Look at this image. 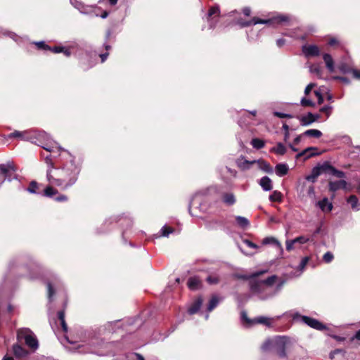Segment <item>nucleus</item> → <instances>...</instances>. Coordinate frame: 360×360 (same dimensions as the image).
Segmentation results:
<instances>
[{
    "label": "nucleus",
    "instance_id": "obj_1",
    "mask_svg": "<svg viewBox=\"0 0 360 360\" xmlns=\"http://www.w3.org/2000/svg\"><path fill=\"white\" fill-rule=\"evenodd\" d=\"M48 165L46 179L49 184L67 190L75 184L81 171L79 164L75 162V158L63 149L58 158L50 155L45 158Z\"/></svg>",
    "mask_w": 360,
    "mask_h": 360
},
{
    "label": "nucleus",
    "instance_id": "obj_2",
    "mask_svg": "<svg viewBox=\"0 0 360 360\" xmlns=\"http://www.w3.org/2000/svg\"><path fill=\"white\" fill-rule=\"evenodd\" d=\"M26 270L25 276L30 280H36L42 276L43 266L29 255L13 257L8 264L7 271L4 276V284L8 285L22 276L21 269Z\"/></svg>",
    "mask_w": 360,
    "mask_h": 360
},
{
    "label": "nucleus",
    "instance_id": "obj_3",
    "mask_svg": "<svg viewBox=\"0 0 360 360\" xmlns=\"http://www.w3.org/2000/svg\"><path fill=\"white\" fill-rule=\"evenodd\" d=\"M30 142L41 146L47 151L51 152V155L54 154L53 148H57L60 152L63 150L44 131H31Z\"/></svg>",
    "mask_w": 360,
    "mask_h": 360
},
{
    "label": "nucleus",
    "instance_id": "obj_4",
    "mask_svg": "<svg viewBox=\"0 0 360 360\" xmlns=\"http://www.w3.org/2000/svg\"><path fill=\"white\" fill-rule=\"evenodd\" d=\"M114 222L119 223L122 227H123L124 226L127 227V229H124L122 232V238L123 243L124 244H126L127 243L126 235L127 233V229L131 228L133 225V220L128 215H126V214L117 215V216H112L108 219H106L105 220V221L103 222V224L100 227L99 230L98 231V233H104L107 232L110 229H109L110 225H111Z\"/></svg>",
    "mask_w": 360,
    "mask_h": 360
},
{
    "label": "nucleus",
    "instance_id": "obj_5",
    "mask_svg": "<svg viewBox=\"0 0 360 360\" xmlns=\"http://www.w3.org/2000/svg\"><path fill=\"white\" fill-rule=\"evenodd\" d=\"M212 203L209 196L205 191H199L195 193L192 197L189 205L188 212L191 216H197L192 211V207L198 209L202 213H210Z\"/></svg>",
    "mask_w": 360,
    "mask_h": 360
},
{
    "label": "nucleus",
    "instance_id": "obj_6",
    "mask_svg": "<svg viewBox=\"0 0 360 360\" xmlns=\"http://www.w3.org/2000/svg\"><path fill=\"white\" fill-rule=\"evenodd\" d=\"M249 286L251 292L254 295H257L261 300H266L274 297V294L271 293V291L264 286L262 280L258 281L255 278L250 280Z\"/></svg>",
    "mask_w": 360,
    "mask_h": 360
},
{
    "label": "nucleus",
    "instance_id": "obj_7",
    "mask_svg": "<svg viewBox=\"0 0 360 360\" xmlns=\"http://www.w3.org/2000/svg\"><path fill=\"white\" fill-rule=\"evenodd\" d=\"M249 286L251 292L254 295H257L261 300H266L274 297V294L271 293V291L264 286L262 280L258 281L255 278L250 280Z\"/></svg>",
    "mask_w": 360,
    "mask_h": 360
},
{
    "label": "nucleus",
    "instance_id": "obj_8",
    "mask_svg": "<svg viewBox=\"0 0 360 360\" xmlns=\"http://www.w3.org/2000/svg\"><path fill=\"white\" fill-rule=\"evenodd\" d=\"M142 324V320L138 316L133 318H128L122 321L116 320L115 321L108 322L106 324V328L110 330V328L116 326L117 328H123L130 333L136 330Z\"/></svg>",
    "mask_w": 360,
    "mask_h": 360
},
{
    "label": "nucleus",
    "instance_id": "obj_9",
    "mask_svg": "<svg viewBox=\"0 0 360 360\" xmlns=\"http://www.w3.org/2000/svg\"><path fill=\"white\" fill-rule=\"evenodd\" d=\"M290 20V17L286 15H280L276 17H274L272 19L263 20L258 18H253L250 20H244L243 19H238L237 21V24L239 25L241 27H249L251 25H255L257 24H271V22H277L282 23L288 22Z\"/></svg>",
    "mask_w": 360,
    "mask_h": 360
},
{
    "label": "nucleus",
    "instance_id": "obj_10",
    "mask_svg": "<svg viewBox=\"0 0 360 360\" xmlns=\"http://www.w3.org/2000/svg\"><path fill=\"white\" fill-rule=\"evenodd\" d=\"M18 341H24L26 345L35 351L39 347V342L34 333L27 328H22L17 331Z\"/></svg>",
    "mask_w": 360,
    "mask_h": 360
},
{
    "label": "nucleus",
    "instance_id": "obj_11",
    "mask_svg": "<svg viewBox=\"0 0 360 360\" xmlns=\"http://www.w3.org/2000/svg\"><path fill=\"white\" fill-rule=\"evenodd\" d=\"M292 345V340L285 335H278L274 337V352L280 358H287L286 350Z\"/></svg>",
    "mask_w": 360,
    "mask_h": 360
},
{
    "label": "nucleus",
    "instance_id": "obj_12",
    "mask_svg": "<svg viewBox=\"0 0 360 360\" xmlns=\"http://www.w3.org/2000/svg\"><path fill=\"white\" fill-rule=\"evenodd\" d=\"M16 168L13 162H8L6 164H0V173L5 177V180L11 181L13 179H18L15 174Z\"/></svg>",
    "mask_w": 360,
    "mask_h": 360
},
{
    "label": "nucleus",
    "instance_id": "obj_13",
    "mask_svg": "<svg viewBox=\"0 0 360 360\" xmlns=\"http://www.w3.org/2000/svg\"><path fill=\"white\" fill-rule=\"evenodd\" d=\"M219 6L215 4L209 8V11L206 15V20L209 24L210 29H214L216 27L217 22H218L217 18L220 15Z\"/></svg>",
    "mask_w": 360,
    "mask_h": 360
},
{
    "label": "nucleus",
    "instance_id": "obj_14",
    "mask_svg": "<svg viewBox=\"0 0 360 360\" xmlns=\"http://www.w3.org/2000/svg\"><path fill=\"white\" fill-rule=\"evenodd\" d=\"M70 3L82 14L89 15L91 16H99V15L96 13V9L91 6H85L77 0H70Z\"/></svg>",
    "mask_w": 360,
    "mask_h": 360
},
{
    "label": "nucleus",
    "instance_id": "obj_15",
    "mask_svg": "<svg viewBox=\"0 0 360 360\" xmlns=\"http://www.w3.org/2000/svg\"><path fill=\"white\" fill-rule=\"evenodd\" d=\"M302 321L309 326L311 328L322 331L326 329V326L322 323L319 320L307 316H302Z\"/></svg>",
    "mask_w": 360,
    "mask_h": 360
},
{
    "label": "nucleus",
    "instance_id": "obj_16",
    "mask_svg": "<svg viewBox=\"0 0 360 360\" xmlns=\"http://www.w3.org/2000/svg\"><path fill=\"white\" fill-rule=\"evenodd\" d=\"M347 182L344 180V179H340V180H338V181H330L328 182V191L330 192H332L333 193V195H331V199L333 200V198H335V193L340 190V189H343V190H345L347 189Z\"/></svg>",
    "mask_w": 360,
    "mask_h": 360
},
{
    "label": "nucleus",
    "instance_id": "obj_17",
    "mask_svg": "<svg viewBox=\"0 0 360 360\" xmlns=\"http://www.w3.org/2000/svg\"><path fill=\"white\" fill-rule=\"evenodd\" d=\"M322 170L324 171V173L330 174L339 179L345 177V173L344 172L336 169L328 161H325L323 162Z\"/></svg>",
    "mask_w": 360,
    "mask_h": 360
},
{
    "label": "nucleus",
    "instance_id": "obj_18",
    "mask_svg": "<svg viewBox=\"0 0 360 360\" xmlns=\"http://www.w3.org/2000/svg\"><path fill=\"white\" fill-rule=\"evenodd\" d=\"M302 51L307 58L318 56L320 54L319 48L316 45L314 44L303 45Z\"/></svg>",
    "mask_w": 360,
    "mask_h": 360
},
{
    "label": "nucleus",
    "instance_id": "obj_19",
    "mask_svg": "<svg viewBox=\"0 0 360 360\" xmlns=\"http://www.w3.org/2000/svg\"><path fill=\"white\" fill-rule=\"evenodd\" d=\"M320 118L319 114H314L309 112L307 115L299 117L302 126H309Z\"/></svg>",
    "mask_w": 360,
    "mask_h": 360
},
{
    "label": "nucleus",
    "instance_id": "obj_20",
    "mask_svg": "<svg viewBox=\"0 0 360 360\" xmlns=\"http://www.w3.org/2000/svg\"><path fill=\"white\" fill-rule=\"evenodd\" d=\"M256 163V160H248L244 156L241 155L236 160L237 167L243 171L248 170L251 166Z\"/></svg>",
    "mask_w": 360,
    "mask_h": 360
},
{
    "label": "nucleus",
    "instance_id": "obj_21",
    "mask_svg": "<svg viewBox=\"0 0 360 360\" xmlns=\"http://www.w3.org/2000/svg\"><path fill=\"white\" fill-rule=\"evenodd\" d=\"M323 168V163L322 164H318L316 166L312 168L311 171V174L306 176V179L308 181H311L312 183L316 182V179L318 176H319L321 174L324 173V171L322 170Z\"/></svg>",
    "mask_w": 360,
    "mask_h": 360
},
{
    "label": "nucleus",
    "instance_id": "obj_22",
    "mask_svg": "<svg viewBox=\"0 0 360 360\" xmlns=\"http://www.w3.org/2000/svg\"><path fill=\"white\" fill-rule=\"evenodd\" d=\"M222 298H220L217 295H213L207 306V314L205 316V319L207 320L209 319V313L214 310L219 304V302L222 300Z\"/></svg>",
    "mask_w": 360,
    "mask_h": 360
},
{
    "label": "nucleus",
    "instance_id": "obj_23",
    "mask_svg": "<svg viewBox=\"0 0 360 360\" xmlns=\"http://www.w3.org/2000/svg\"><path fill=\"white\" fill-rule=\"evenodd\" d=\"M273 245L277 251L279 252L280 255L283 252V248L281 243L276 239L274 237H266L262 240V245Z\"/></svg>",
    "mask_w": 360,
    "mask_h": 360
},
{
    "label": "nucleus",
    "instance_id": "obj_24",
    "mask_svg": "<svg viewBox=\"0 0 360 360\" xmlns=\"http://www.w3.org/2000/svg\"><path fill=\"white\" fill-rule=\"evenodd\" d=\"M276 320H278L276 319V316L269 318L264 316H260L253 319L254 324H263L268 328H271L273 326L272 322Z\"/></svg>",
    "mask_w": 360,
    "mask_h": 360
},
{
    "label": "nucleus",
    "instance_id": "obj_25",
    "mask_svg": "<svg viewBox=\"0 0 360 360\" xmlns=\"http://www.w3.org/2000/svg\"><path fill=\"white\" fill-rule=\"evenodd\" d=\"M317 150V148L316 147H308L307 148H305L304 150H303L302 151L298 153L295 158L296 159H299L302 157H304V159H309L311 157H314L315 155H320V153H313L312 150Z\"/></svg>",
    "mask_w": 360,
    "mask_h": 360
},
{
    "label": "nucleus",
    "instance_id": "obj_26",
    "mask_svg": "<svg viewBox=\"0 0 360 360\" xmlns=\"http://www.w3.org/2000/svg\"><path fill=\"white\" fill-rule=\"evenodd\" d=\"M316 205L324 212H329L333 208V203L329 201L328 198L326 197L323 198L321 200L318 201Z\"/></svg>",
    "mask_w": 360,
    "mask_h": 360
},
{
    "label": "nucleus",
    "instance_id": "obj_27",
    "mask_svg": "<svg viewBox=\"0 0 360 360\" xmlns=\"http://www.w3.org/2000/svg\"><path fill=\"white\" fill-rule=\"evenodd\" d=\"M13 352L16 358L27 357L30 353L18 344H14L12 347Z\"/></svg>",
    "mask_w": 360,
    "mask_h": 360
},
{
    "label": "nucleus",
    "instance_id": "obj_28",
    "mask_svg": "<svg viewBox=\"0 0 360 360\" xmlns=\"http://www.w3.org/2000/svg\"><path fill=\"white\" fill-rule=\"evenodd\" d=\"M202 302H203L202 297L201 296L198 297L194 300V302H193L191 306L188 308V313L190 315H193V314L198 312L200 309L202 307Z\"/></svg>",
    "mask_w": 360,
    "mask_h": 360
},
{
    "label": "nucleus",
    "instance_id": "obj_29",
    "mask_svg": "<svg viewBox=\"0 0 360 360\" xmlns=\"http://www.w3.org/2000/svg\"><path fill=\"white\" fill-rule=\"evenodd\" d=\"M8 137L12 138H19L24 141H30L31 139V131H15L13 133H11L8 135Z\"/></svg>",
    "mask_w": 360,
    "mask_h": 360
},
{
    "label": "nucleus",
    "instance_id": "obj_30",
    "mask_svg": "<svg viewBox=\"0 0 360 360\" xmlns=\"http://www.w3.org/2000/svg\"><path fill=\"white\" fill-rule=\"evenodd\" d=\"M187 285L190 290H196L201 287L202 283L198 277L193 276L188 278Z\"/></svg>",
    "mask_w": 360,
    "mask_h": 360
},
{
    "label": "nucleus",
    "instance_id": "obj_31",
    "mask_svg": "<svg viewBox=\"0 0 360 360\" xmlns=\"http://www.w3.org/2000/svg\"><path fill=\"white\" fill-rule=\"evenodd\" d=\"M40 184L36 181L33 180L30 182L29 186L25 188V191L31 194H36L40 195L41 192L39 191Z\"/></svg>",
    "mask_w": 360,
    "mask_h": 360
},
{
    "label": "nucleus",
    "instance_id": "obj_32",
    "mask_svg": "<svg viewBox=\"0 0 360 360\" xmlns=\"http://www.w3.org/2000/svg\"><path fill=\"white\" fill-rule=\"evenodd\" d=\"M79 65L84 70H87L94 67L95 63L91 60L89 55H86L80 59Z\"/></svg>",
    "mask_w": 360,
    "mask_h": 360
},
{
    "label": "nucleus",
    "instance_id": "obj_33",
    "mask_svg": "<svg viewBox=\"0 0 360 360\" xmlns=\"http://www.w3.org/2000/svg\"><path fill=\"white\" fill-rule=\"evenodd\" d=\"M259 184L264 191H269L273 188L272 181L267 176H264L262 178H261L259 181Z\"/></svg>",
    "mask_w": 360,
    "mask_h": 360
},
{
    "label": "nucleus",
    "instance_id": "obj_34",
    "mask_svg": "<svg viewBox=\"0 0 360 360\" xmlns=\"http://www.w3.org/2000/svg\"><path fill=\"white\" fill-rule=\"evenodd\" d=\"M222 202L226 205L231 206L236 202V196L233 193H224L221 195Z\"/></svg>",
    "mask_w": 360,
    "mask_h": 360
},
{
    "label": "nucleus",
    "instance_id": "obj_35",
    "mask_svg": "<svg viewBox=\"0 0 360 360\" xmlns=\"http://www.w3.org/2000/svg\"><path fill=\"white\" fill-rule=\"evenodd\" d=\"M288 170L289 167L286 163H278L275 167V172L279 177L286 175Z\"/></svg>",
    "mask_w": 360,
    "mask_h": 360
},
{
    "label": "nucleus",
    "instance_id": "obj_36",
    "mask_svg": "<svg viewBox=\"0 0 360 360\" xmlns=\"http://www.w3.org/2000/svg\"><path fill=\"white\" fill-rule=\"evenodd\" d=\"M323 59L326 63V67L328 69V70L330 72H335V65L333 59L330 54L329 53H324L323 55Z\"/></svg>",
    "mask_w": 360,
    "mask_h": 360
},
{
    "label": "nucleus",
    "instance_id": "obj_37",
    "mask_svg": "<svg viewBox=\"0 0 360 360\" xmlns=\"http://www.w3.org/2000/svg\"><path fill=\"white\" fill-rule=\"evenodd\" d=\"M347 202L350 205L351 208L354 211L360 210V201L355 195H351L347 200Z\"/></svg>",
    "mask_w": 360,
    "mask_h": 360
},
{
    "label": "nucleus",
    "instance_id": "obj_38",
    "mask_svg": "<svg viewBox=\"0 0 360 360\" xmlns=\"http://www.w3.org/2000/svg\"><path fill=\"white\" fill-rule=\"evenodd\" d=\"M256 163L258 164L259 168L261 170H262L268 174H272L274 172L273 167L267 162H266L263 160H256Z\"/></svg>",
    "mask_w": 360,
    "mask_h": 360
},
{
    "label": "nucleus",
    "instance_id": "obj_39",
    "mask_svg": "<svg viewBox=\"0 0 360 360\" xmlns=\"http://www.w3.org/2000/svg\"><path fill=\"white\" fill-rule=\"evenodd\" d=\"M302 316L298 311H288L284 312L281 315L276 316V319H280L282 317H286V318L291 317L294 321H296L299 319H300L302 320Z\"/></svg>",
    "mask_w": 360,
    "mask_h": 360
},
{
    "label": "nucleus",
    "instance_id": "obj_40",
    "mask_svg": "<svg viewBox=\"0 0 360 360\" xmlns=\"http://www.w3.org/2000/svg\"><path fill=\"white\" fill-rule=\"evenodd\" d=\"M53 185L50 184L46 186V188L41 192L40 195L48 197V198H53L55 195L58 193V190L54 188Z\"/></svg>",
    "mask_w": 360,
    "mask_h": 360
},
{
    "label": "nucleus",
    "instance_id": "obj_41",
    "mask_svg": "<svg viewBox=\"0 0 360 360\" xmlns=\"http://www.w3.org/2000/svg\"><path fill=\"white\" fill-rule=\"evenodd\" d=\"M286 151V147L281 142L277 143L276 146L271 149V152H274L279 155H283L285 154Z\"/></svg>",
    "mask_w": 360,
    "mask_h": 360
},
{
    "label": "nucleus",
    "instance_id": "obj_42",
    "mask_svg": "<svg viewBox=\"0 0 360 360\" xmlns=\"http://www.w3.org/2000/svg\"><path fill=\"white\" fill-rule=\"evenodd\" d=\"M309 72L316 75L319 78H321L323 74V68L319 64H312L309 66Z\"/></svg>",
    "mask_w": 360,
    "mask_h": 360
},
{
    "label": "nucleus",
    "instance_id": "obj_43",
    "mask_svg": "<svg viewBox=\"0 0 360 360\" xmlns=\"http://www.w3.org/2000/svg\"><path fill=\"white\" fill-rule=\"evenodd\" d=\"M266 271H255L250 275H240V274H237L236 275V276L238 278H241V279H244V280H253L254 278L259 276L260 275L263 274L264 273H265Z\"/></svg>",
    "mask_w": 360,
    "mask_h": 360
},
{
    "label": "nucleus",
    "instance_id": "obj_44",
    "mask_svg": "<svg viewBox=\"0 0 360 360\" xmlns=\"http://www.w3.org/2000/svg\"><path fill=\"white\" fill-rule=\"evenodd\" d=\"M338 69L343 74H349L352 73L354 75V71L356 70V69L352 68L349 65L341 63L338 65Z\"/></svg>",
    "mask_w": 360,
    "mask_h": 360
},
{
    "label": "nucleus",
    "instance_id": "obj_45",
    "mask_svg": "<svg viewBox=\"0 0 360 360\" xmlns=\"http://www.w3.org/2000/svg\"><path fill=\"white\" fill-rule=\"evenodd\" d=\"M302 135H304L305 136H310L318 139L322 136V132L319 129H311L303 132Z\"/></svg>",
    "mask_w": 360,
    "mask_h": 360
},
{
    "label": "nucleus",
    "instance_id": "obj_46",
    "mask_svg": "<svg viewBox=\"0 0 360 360\" xmlns=\"http://www.w3.org/2000/svg\"><path fill=\"white\" fill-rule=\"evenodd\" d=\"M262 349L264 352L274 350V338L273 339L266 340L262 345Z\"/></svg>",
    "mask_w": 360,
    "mask_h": 360
},
{
    "label": "nucleus",
    "instance_id": "obj_47",
    "mask_svg": "<svg viewBox=\"0 0 360 360\" xmlns=\"http://www.w3.org/2000/svg\"><path fill=\"white\" fill-rule=\"evenodd\" d=\"M57 315H58V319H59V321L60 322V325H61L63 330L66 333L68 331V325L65 320V311L63 310L59 311H58Z\"/></svg>",
    "mask_w": 360,
    "mask_h": 360
},
{
    "label": "nucleus",
    "instance_id": "obj_48",
    "mask_svg": "<svg viewBox=\"0 0 360 360\" xmlns=\"http://www.w3.org/2000/svg\"><path fill=\"white\" fill-rule=\"evenodd\" d=\"M174 232V229L172 227L168 226L167 225L163 226L160 231V234L162 237L168 238L169 235Z\"/></svg>",
    "mask_w": 360,
    "mask_h": 360
},
{
    "label": "nucleus",
    "instance_id": "obj_49",
    "mask_svg": "<svg viewBox=\"0 0 360 360\" xmlns=\"http://www.w3.org/2000/svg\"><path fill=\"white\" fill-rule=\"evenodd\" d=\"M236 221L237 224L243 229H245L250 225L248 219L244 217L237 216L236 217Z\"/></svg>",
    "mask_w": 360,
    "mask_h": 360
},
{
    "label": "nucleus",
    "instance_id": "obj_50",
    "mask_svg": "<svg viewBox=\"0 0 360 360\" xmlns=\"http://www.w3.org/2000/svg\"><path fill=\"white\" fill-rule=\"evenodd\" d=\"M251 145L254 148L259 150L264 147L265 142L260 139L255 138L252 139Z\"/></svg>",
    "mask_w": 360,
    "mask_h": 360
},
{
    "label": "nucleus",
    "instance_id": "obj_51",
    "mask_svg": "<svg viewBox=\"0 0 360 360\" xmlns=\"http://www.w3.org/2000/svg\"><path fill=\"white\" fill-rule=\"evenodd\" d=\"M206 281L210 285H217L219 283L220 278H219V275L217 274H210V275L207 276V277L206 278Z\"/></svg>",
    "mask_w": 360,
    "mask_h": 360
},
{
    "label": "nucleus",
    "instance_id": "obj_52",
    "mask_svg": "<svg viewBox=\"0 0 360 360\" xmlns=\"http://www.w3.org/2000/svg\"><path fill=\"white\" fill-rule=\"evenodd\" d=\"M269 198L271 202H281L282 200V193L278 191H274Z\"/></svg>",
    "mask_w": 360,
    "mask_h": 360
},
{
    "label": "nucleus",
    "instance_id": "obj_53",
    "mask_svg": "<svg viewBox=\"0 0 360 360\" xmlns=\"http://www.w3.org/2000/svg\"><path fill=\"white\" fill-rule=\"evenodd\" d=\"M278 276L276 275H272L269 276L267 278L262 280L263 283L268 286H271L274 282L277 280Z\"/></svg>",
    "mask_w": 360,
    "mask_h": 360
},
{
    "label": "nucleus",
    "instance_id": "obj_54",
    "mask_svg": "<svg viewBox=\"0 0 360 360\" xmlns=\"http://www.w3.org/2000/svg\"><path fill=\"white\" fill-rule=\"evenodd\" d=\"M34 44L39 49L44 51H49V49H51V46L46 44L44 41H35Z\"/></svg>",
    "mask_w": 360,
    "mask_h": 360
},
{
    "label": "nucleus",
    "instance_id": "obj_55",
    "mask_svg": "<svg viewBox=\"0 0 360 360\" xmlns=\"http://www.w3.org/2000/svg\"><path fill=\"white\" fill-rule=\"evenodd\" d=\"M47 290H48V299L51 302L53 300V297L55 295V290L50 282H47Z\"/></svg>",
    "mask_w": 360,
    "mask_h": 360
},
{
    "label": "nucleus",
    "instance_id": "obj_56",
    "mask_svg": "<svg viewBox=\"0 0 360 360\" xmlns=\"http://www.w3.org/2000/svg\"><path fill=\"white\" fill-rule=\"evenodd\" d=\"M309 257H304L302 259L297 269L302 272L304 269H305L307 263L309 262Z\"/></svg>",
    "mask_w": 360,
    "mask_h": 360
},
{
    "label": "nucleus",
    "instance_id": "obj_57",
    "mask_svg": "<svg viewBox=\"0 0 360 360\" xmlns=\"http://www.w3.org/2000/svg\"><path fill=\"white\" fill-rule=\"evenodd\" d=\"M112 35V30H108L106 33H105V42H104V46H105V49L108 51L110 49L111 46L108 44V41L109 40V39L110 38Z\"/></svg>",
    "mask_w": 360,
    "mask_h": 360
},
{
    "label": "nucleus",
    "instance_id": "obj_58",
    "mask_svg": "<svg viewBox=\"0 0 360 360\" xmlns=\"http://www.w3.org/2000/svg\"><path fill=\"white\" fill-rule=\"evenodd\" d=\"M332 109L333 107L331 105H326L320 108V112L325 113L327 117H328L331 114Z\"/></svg>",
    "mask_w": 360,
    "mask_h": 360
},
{
    "label": "nucleus",
    "instance_id": "obj_59",
    "mask_svg": "<svg viewBox=\"0 0 360 360\" xmlns=\"http://www.w3.org/2000/svg\"><path fill=\"white\" fill-rule=\"evenodd\" d=\"M301 105L304 107H307V106H310V107H313L315 105V103L310 99L309 98H302L301 99Z\"/></svg>",
    "mask_w": 360,
    "mask_h": 360
},
{
    "label": "nucleus",
    "instance_id": "obj_60",
    "mask_svg": "<svg viewBox=\"0 0 360 360\" xmlns=\"http://www.w3.org/2000/svg\"><path fill=\"white\" fill-rule=\"evenodd\" d=\"M333 258H334V256H333V253L329 251L326 252L323 256V260L327 264L333 261Z\"/></svg>",
    "mask_w": 360,
    "mask_h": 360
},
{
    "label": "nucleus",
    "instance_id": "obj_61",
    "mask_svg": "<svg viewBox=\"0 0 360 360\" xmlns=\"http://www.w3.org/2000/svg\"><path fill=\"white\" fill-rule=\"evenodd\" d=\"M241 319L249 325L254 324L253 319H249L247 313L244 311L241 312Z\"/></svg>",
    "mask_w": 360,
    "mask_h": 360
},
{
    "label": "nucleus",
    "instance_id": "obj_62",
    "mask_svg": "<svg viewBox=\"0 0 360 360\" xmlns=\"http://www.w3.org/2000/svg\"><path fill=\"white\" fill-rule=\"evenodd\" d=\"M274 115L279 118H292V115L288 113H284L278 111H275Z\"/></svg>",
    "mask_w": 360,
    "mask_h": 360
},
{
    "label": "nucleus",
    "instance_id": "obj_63",
    "mask_svg": "<svg viewBox=\"0 0 360 360\" xmlns=\"http://www.w3.org/2000/svg\"><path fill=\"white\" fill-rule=\"evenodd\" d=\"M127 358H128V360H130L131 358H132L133 360H145L144 357L139 353L130 354L127 356Z\"/></svg>",
    "mask_w": 360,
    "mask_h": 360
},
{
    "label": "nucleus",
    "instance_id": "obj_64",
    "mask_svg": "<svg viewBox=\"0 0 360 360\" xmlns=\"http://www.w3.org/2000/svg\"><path fill=\"white\" fill-rule=\"evenodd\" d=\"M292 240L295 242V243L304 244L308 242L309 238L304 236H298Z\"/></svg>",
    "mask_w": 360,
    "mask_h": 360
}]
</instances>
